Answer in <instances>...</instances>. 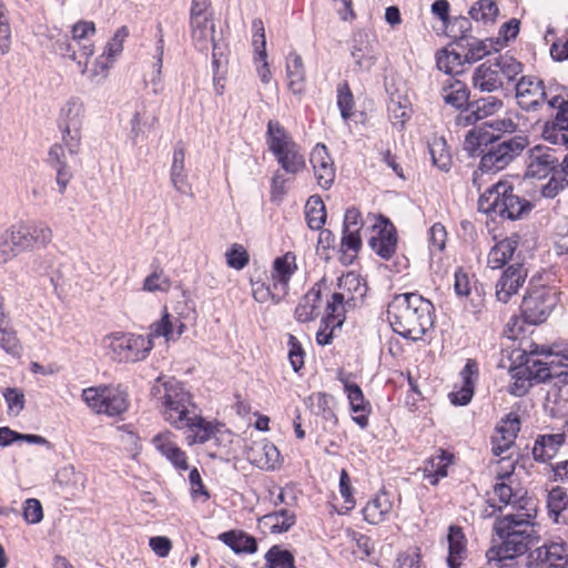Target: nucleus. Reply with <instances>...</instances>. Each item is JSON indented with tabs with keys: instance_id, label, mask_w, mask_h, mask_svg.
<instances>
[{
	"instance_id": "nucleus-1",
	"label": "nucleus",
	"mask_w": 568,
	"mask_h": 568,
	"mask_svg": "<svg viewBox=\"0 0 568 568\" xmlns=\"http://www.w3.org/2000/svg\"><path fill=\"white\" fill-rule=\"evenodd\" d=\"M435 307L418 293L396 294L388 303L386 317L392 329L405 339L417 342L434 325Z\"/></svg>"
},
{
	"instance_id": "nucleus-2",
	"label": "nucleus",
	"mask_w": 568,
	"mask_h": 568,
	"mask_svg": "<svg viewBox=\"0 0 568 568\" xmlns=\"http://www.w3.org/2000/svg\"><path fill=\"white\" fill-rule=\"evenodd\" d=\"M513 517H497L494 523V531L500 539V545L490 547L486 557L491 565L498 568H523L525 556L532 550L539 541V536L528 535L525 530L513 531Z\"/></svg>"
},
{
	"instance_id": "nucleus-3",
	"label": "nucleus",
	"mask_w": 568,
	"mask_h": 568,
	"mask_svg": "<svg viewBox=\"0 0 568 568\" xmlns=\"http://www.w3.org/2000/svg\"><path fill=\"white\" fill-rule=\"evenodd\" d=\"M150 395L162 407V414L176 429H184L189 425V416L193 413L190 407H195L191 393L185 385L173 376L160 375L155 378Z\"/></svg>"
},
{
	"instance_id": "nucleus-4",
	"label": "nucleus",
	"mask_w": 568,
	"mask_h": 568,
	"mask_svg": "<svg viewBox=\"0 0 568 568\" xmlns=\"http://www.w3.org/2000/svg\"><path fill=\"white\" fill-rule=\"evenodd\" d=\"M477 206L491 219L499 216L509 221L524 219L534 207L530 201L514 193V185L508 181L489 186L480 194Z\"/></svg>"
},
{
	"instance_id": "nucleus-5",
	"label": "nucleus",
	"mask_w": 568,
	"mask_h": 568,
	"mask_svg": "<svg viewBox=\"0 0 568 568\" xmlns=\"http://www.w3.org/2000/svg\"><path fill=\"white\" fill-rule=\"evenodd\" d=\"M51 239L52 231L44 223L29 221L13 224L0 235V263L45 246Z\"/></svg>"
},
{
	"instance_id": "nucleus-6",
	"label": "nucleus",
	"mask_w": 568,
	"mask_h": 568,
	"mask_svg": "<svg viewBox=\"0 0 568 568\" xmlns=\"http://www.w3.org/2000/svg\"><path fill=\"white\" fill-rule=\"evenodd\" d=\"M555 287L539 284L534 276L526 288L520 304V318L528 325H540L547 321L558 303Z\"/></svg>"
},
{
	"instance_id": "nucleus-7",
	"label": "nucleus",
	"mask_w": 568,
	"mask_h": 568,
	"mask_svg": "<svg viewBox=\"0 0 568 568\" xmlns=\"http://www.w3.org/2000/svg\"><path fill=\"white\" fill-rule=\"evenodd\" d=\"M528 144H469L465 150L470 156H480L478 169L495 173L505 169Z\"/></svg>"
},
{
	"instance_id": "nucleus-8",
	"label": "nucleus",
	"mask_w": 568,
	"mask_h": 568,
	"mask_svg": "<svg viewBox=\"0 0 568 568\" xmlns=\"http://www.w3.org/2000/svg\"><path fill=\"white\" fill-rule=\"evenodd\" d=\"M111 348L118 354L120 361L135 363L143 361L153 347L150 337L136 334L113 333Z\"/></svg>"
},
{
	"instance_id": "nucleus-9",
	"label": "nucleus",
	"mask_w": 568,
	"mask_h": 568,
	"mask_svg": "<svg viewBox=\"0 0 568 568\" xmlns=\"http://www.w3.org/2000/svg\"><path fill=\"white\" fill-rule=\"evenodd\" d=\"M568 557V544L564 540H546L528 551L523 568H552Z\"/></svg>"
},
{
	"instance_id": "nucleus-10",
	"label": "nucleus",
	"mask_w": 568,
	"mask_h": 568,
	"mask_svg": "<svg viewBox=\"0 0 568 568\" xmlns=\"http://www.w3.org/2000/svg\"><path fill=\"white\" fill-rule=\"evenodd\" d=\"M78 146L79 144H53L48 152L47 162L57 172L55 181L61 194L65 191L72 178L69 163L75 160V155L79 152Z\"/></svg>"
},
{
	"instance_id": "nucleus-11",
	"label": "nucleus",
	"mask_w": 568,
	"mask_h": 568,
	"mask_svg": "<svg viewBox=\"0 0 568 568\" xmlns=\"http://www.w3.org/2000/svg\"><path fill=\"white\" fill-rule=\"evenodd\" d=\"M515 92L518 105L526 111L536 110L547 99L544 81L532 75H523Z\"/></svg>"
},
{
	"instance_id": "nucleus-12",
	"label": "nucleus",
	"mask_w": 568,
	"mask_h": 568,
	"mask_svg": "<svg viewBox=\"0 0 568 568\" xmlns=\"http://www.w3.org/2000/svg\"><path fill=\"white\" fill-rule=\"evenodd\" d=\"M559 170L560 164L550 148H546L542 144H535V146L529 150L526 176L540 180Z\"/></svg>"
},
{
	"instance_id": "nucleus-13",
	"label": "nucleus",
	"mask_w": 568,
	"mask_h": 568,
	"mask_svg": "<svg viewBox=\"0 0 568 568\" xmlns=\"http://www.w3.org/2000/svg\"><path fill=\"white\" fill-rule=\"evenodd\" d=\"M377 226L378 234L368 240V245L381 258L388 261L397 248V231L390 220L382 214L378 216Z\"/></svg>"
},
{
	"instance_id": "nucleus-14",
	"label": "nucleus",
	"mask_w": 568,
	"mask_h": 568,
	"mask_svg": "<svg viewBox=\"0 0 568 568\" xmlns=\"http://www.w3.org/2000/svg\"><path fill=\"white\" fill-rule=\"evenodd\" d=\"M310 162L313 166L317 184L323 190H328L335 180V165L326 144H315L310 154Z\"/></svg>"
},
{
	"instance_id": "nucleus-15",
	"label": "nucleus",
	"mask_w": 568,
	"mask_h": 568,
	"mask_svg": "<svg viewBox=\"0 0 568 568\" xmlns=\"http://www.w3.org/2000/svg\"><path fill=\"white\" fill-rule=\"evenodd\" d=\"M527 271L521 263L507 266L496 283V298L506 304L524 285Z\"/></svg>"
},
{
	"instance_id": "nucleus-16",
	"label": "nucleus",
	"mask_w": 568,
	"mask_h": 568,
	"mask_svg": "<svg viewBox=\"0 0 568 568\" xmlns=\"http://www.w3.org/2000/svg\"><path fill=\"white\" fill-rule=\"evenodd\" d=\"M351 55L357 71L369 72L377 61L376 41L365 32L354 36Z\"/></svg>"
},
{
	"instance_id": "nucleus-17",
	"label": "nucleus",
	"mask_w": 568,
	"mask_h": 568,
	"mask_svg": "<svg viewBox=\"0 0 568 568\" xmlns=\"http://www.w3.org/2000/svg\"><path fill=\"white\" fill-rule=\"evenodd\" d=\"M84 112L83 104L78 99H71L61 109L60 129L63 142L80 141L81 116Z\"/></svg>"
},
{
	"instance_id": "nucleus-18",
	"label": "nucleus",
	"mask_w": 568,
	"mask_h": 568,
	"mask_svg": "<svg viewBox=\"0 0 568 568\" xmlns=\"http://www.w3.org/2000/svg\"><path fill=\"white\" fill-rule=\"evenodd\" d=\"M297 144H268L278 165L287 174L296 175L305 168L304 154L296 148Z\"/></svg>"
},
{
	"instance_id": "nucleus-19",
	"label": "nucleus",
	"mask_w": 568,
	"mask_h": 568,
	"mask_svg": "<svg viewBox=\"0 0 568 568\" xmlns=\"http://www.w3.org/2000/svg\"><path fill=\"white\" fill-rule=\"evenodd\" d=\"M247 460L262 470H275L280 467V452L270 442L255 443L246 453Z\"/></svg>"
},
{
	"instance_id": "nucleus-20",
	"label": "nucleus",
	"mask_w": 568,
	"mask_h": 568,
	"mask_svg": "<svg viewBox=\"0 0 568 568\" xmlns=\"http://www.w3.org/2000/svg\"><path fill=\"white\" fill-rule=\"evenodd\" d=\"M565 443V433L538 435L531 450L534 460L542 464L549 463Z\"/></svg>"
},
{
	"instance_id": "nucleus-21",
	"label": "nucleus",
	"mask_w": 568,
	"mask_h": 568,
	"mask_svg": "<svg viewBox=\"0 0 568 568\" xmlns=\"http://www.w3.org/2000/svg\"><path fill=\"white\" fill-rule=\"evenodd\" d=\"M156 450L164 456L178 470L189 468L185 453L172 440V433L165 432L155 435L152 439Z\"/></svg>"
},
{
	"instance_id": "nucleus-22",
	"label": "nucleus",
	"mask_w": 568,
	"mask_h": 568,
	"mask_svg": "<svg viewBox=\"0 0 568 568\" xmlns=\"http://www.w3.org/2000/svg\"><path fill=\"white\" fill-rule=\"evenodd\" d=\"M473 85L481 92H494L504 88V81L493 60L478 65L471 77Z\"/></svg>"
},
{
	"instance_id": "nucleus-23",
	"label": "nucleus",
	"mask_w": 568,
	"mask_h": 568,
	"mask_svg": "<svg viewBox=\"0 0 568 568\" xmlns=\"http://www.w3.org/2000/svg\"><path fill=\"white\" fill-rule=\"evenodd\" d=\"M520 236L517 233H513L510 236H507L504 240L497 242L488 253V267L491 270L503 268L514 256V253L518 248Z\"/></svg>"
},
{
	"instance_id": "nucleus-24",
	"label": "nucleus",
	"mask_w": 568,
	"mask_h": 568,
	"mask_svg": "<svg viewBox=\"0 0 568 568\" xmlns=\"http://www.w3.org/2000/svg\"><path fill=\"white\" fill-rule=\"evenodd\" d=\"M324 283L325 278L323 277L302 296L294 312V316L297 322L307 323L314 320L315 311L318 308L322 300V284Z\"/></svg>"
},
{
	"instance_id": "nucleus-25",
	"label": "nucleus",
	"mask_w": 568,
	"mask_h": 568,
	"mask_svg": "<svg viewBox=\"0 0 568 568\" xmlns=\"http://www.w3.org/2000/svg\"><path fill=\"white\" fill-rule=\"evenodd\" d=\"M448 555L446 558L449 568H460L467 557L466 538L463 529L458 526H450L447 535Z\"/></svg>"
},
{
	"instance_id": "nucleus-26",
	"label": "nucleus",
	"mask_w": 568,
	"mask_h": 568,
	"mask_svg": "<svg viewBox=\"0 0 568 568\" xmlns=\"http://www.w3.org/2000/svg\"><path fill=\"white\" fill-rule=\"evenodd\" d=\"M392 508L393 504L389 494L383 489L366 504L363 509V516L367 523L377 525L385 520Z\"/></svg>"
},
{
	"instance_id": "nucleus-27",
	"label": "nucleus",
	"mask_w": 568,
	"mask_h": 568,
	"mask_svg": "<svg viewBox=\"0 0 568 568\" xmlns=\"http://www.w3.org/2000/svg\"><path fill=\"white\" fill-rule=\"evenodd\" d=\"M102 414L114 417L126 412L129 395L120 386L105 385Z\"/></svg>"
},
{
	"instance_id": "nucleus-28",
	"label": "nucleus",
	"mask_w": 568,
	"mask_h": 568,
	"mask_svg": "<svg viewBox=\"0 0 568 568\" xmlns=\"http://www.w3.org/2000/svg\"><path fill=\"white\" fill-rule=\"evenodd\" d=\"M453 455L440 449L439 454L429 457L425 462L423 469L424 479H426L432 486H436L439 479L448 475V466L452 464Z\"/></svg>"
},
{
	"instance_id": "nucleus-29",
	"label": "nucleus",
	"mask_w": 568,
	"mask_h": 568,
	"mask_svg": "<svg viewBox=\"0 0 568 568\" xmlns=\"http://www.w3.org/2000/svg\"><path fill=\"white\" fill-rule=\"evenodd\" d=\"M219 540L235 554H254L257 551L256 538L242 530H229L219 535Z\"/></svg>"
},
{
	"instance_id": "nucleus-30",
	"label": "nucleus",
	"mask_w": 568,
	"mask_h": 568,
	"mask_svg": "<svg viewBox=\"0 0 568 568\" xmlns=\"http://www.w3.org/2000/svg\"><path fill=\"white\" fill-rule=\"evenodd\" d=\"M444 28L446 36L453 39L449 47H457L464 50V43L473 39L471 22L464 16L452 17L450 20L444 24Z\"/></svg>"
},
{
	"instance_id": "nucleus-31",
	"label": "nucleus",
	"mask_w": 568,
	"mask_h": 568,
	"mask_svg": "<svg viewBox=\"0 0 568 568\" xmlns=\"http://www.w3.org/2000/svg\"><path fill=\"white\" fill-rule=\"evenodd\" d=\"M466 50L459 48H443L436 53V65L438 70L444 71L446 74L460 73V69L468 59H465Z\"/></svg>"
},
{
	"instance_id": "nucleus-32",
	"label": "nucleus",
	"mask_w": 568,
	"mask_h": 568,
	"mask_svg": "<svg viewBox=\"0 0 568 568\" xmlns=\"http://www.w3.org/2000/svg\"><path fill=\"white\" fill-rule=\"evenodd\" d=\"M443 99L446 104L464 109L465 114L468 113L469 104L473 101L466 83L459 80H450L449 84L443 88Z\"/></svg>"
},
{
	"instance_id": "nucleus-33",
	"label": "nucleus",
	"mask_w": 568,
	"mask_h": 568,
	"mask_svg": "<svg viewBox=\"0 0 568 568\" xmlns=\"http://www.w3.org/2000/svg\"><path fill=\"white\" fill-rule=\"evenodd\" d=\"M95 26L92 21H78L71 29L72 41L79 48L80 57L88 62L89 58L93 55V44L89 39L90 34H94Z\"/></svg>"
},
{
	"instance_id": "nucleus-34",
	"label": "nucleus",
	"mask_w": 568,
	"mask_h": 568,
	"mask_svg": "<svg viewBox=\"0 0 568 568\" xmlns=\"http://www.w3.org/2000/svg\"><path fill=\"white\" fill-rule=\"evenodd\" d=\"M388 118L394 128L402 130L405 123L410 119L413 109L406 97L392 93L387 104Z\"/></svg>"
},
{
	"instance_id": "nucleus-35",
	"label": "nucleus",
	"mask_w": 568,
	"mask_h": 568,
	"mask_svg": "<svg viewBox=\"0 0 568 568\" xmlns=\"http://www.w3.org/2000/svg\"><path fill=\"white\" fill-rule=\"evenodd\" d=\"M503 106L500 99L496 97L474 99L469 104L468 113L464 115L467 124L487 118Z\"/></svg>"
},
{
	"instance_id": "nucleus-36",
	"label": "nucleus",
	"mask_w": 568,
	"mask_h": 568,
	"mask_svg": "<svg viewBox=\"0 0 568 568\" xmlns=\"http://www.w3.org/2000/svg\"><path fill=\"white\" fill-rule=\"evenodd\" d=\"M260 523L268 527L271 534L287 532L296 524V515L286 508L268 513L260 518Z\"/></svg>"
},
{
	"instance_id": "nucleus-37",
	"label": "nucleus",
	"mask_w": 568,
	"mask_h": 568,
	"mask_svg": "<svg viewBox=\"0 0 568 568\" xmlns=\"http://www.w3.org/2000/svg\"><path fill=\"white\" fill-rule=\"evenodd\" d=\"M288 88L294 94L305 91V69L302 57L295 52L290 53L286 62Z\"/></svg>"
},
{
	"instance_id": "nucleus-38",
	"label": "nucleus",
	"mask_w": 568,
	"mask_h": 568,
	"mask_svg": "<svg viewBox=\"0 0 568 568\" xmlns=\"http://www.w3.org/2000/svg\"><path fill=\"white\" fill-rule=\"evenodd\" d=\"M295 261V255L287 252L283 256H278L274 260L272 277L277 278V283L282 284L283 295L288 292V283L292 275L295 272L296 266H292Z\"/></svg>"
},
{
	"instance_id": "nucleus-39",
	"label": "nucleus",
	"mask_w": 568,
	"mask_h": 568,
	"mask_svg": "<svg viewBox=\"0 0 568 568\" xmlns=\"http://www.w3.org/2000/svg\"><path fill=\"white\" fill-rule=\"evenodd\" d=\"M52 50L54 53L61 57H68L72 61H75L80 68L81 73L87 71V61L83 59V57H80V52L75 49L74 42L69 38L67 33L58 34V37L52 42Z\"/></svg>"
},
{
	"instance_id": "nucleus-40",
	"label": "nucleus",
	"mask_w": 568,
	"mask_h": 568,
	"mask_svg": "<svg viewBox=\"0 0 568 568\" xmlns=\"http://www.w3.org/2000/svg\"><path fill=\"white\" fill-rule=\"evenodd\" d=\"M187 424L189 425H185L184 428L195 430L194 435L192 436V439L189 440V444H204L209 442L216 432L215 426L211 422L205 420L202 416L197 415L196 413H192L189 416ZM187 439H190V436L187 437Z\"/></svg>"
},
{
	"instance_id": "nucleus-41",
	"label": "nucleus",
	"mask_w": 568,
	"mask_h": 568,
	"mask_svg": "<svg viewBox=\"0 0 568 568\" xmlns=\"http://www.w3.org/2000/svg\"><path fill=\"white\" fill-rule=\"evenodd\" d=\"M305 217L310 229L318 231L326 222V209L320 195L308 197L305 205Z\"/></svg>"
},
{
	"instance_id": "nucleus-42",
	"label": "nucleus",
	"mask_w": 568,
	"mask_h": 568,
	"mask_svg": "<svg viewBox=\"0 0 568 568\" xmlns=\"http://www.w3.org/2000/svg\"><path fill=\"white\" fill-rule=\"evenodd\" d=\"M0 348L14 358H19L22 354L21 342L17 331L11 326L10 320L0 323Z\"/></svg>"
},
{
	"instance_id": "nucleus-43",
	"label": "nucleus",
	"mask_w": 568,
	"mask_h": 568,
	"mask_svg": "<svg viewBox=\"0 0 568 568\" xmlns=\"http://www.w3.org/2000/svg\"><path fill=\"white\" fill-rule=\"evenodd\" d=\"M307 400L312 404L316 400V414L322 416L331 428L337 425L338 419L332 407L334 403L332 395L320 392L308 396Z\"/></svg>"
},
{
	"instance_id": "nucleus-44",
	"label": "nucleus",
	"mask_w": 568,
	"mask_h": 568,
	"mask_svg": "<svg viewBox=\"0 0 568 568\" xmlns=\"http://www.w3.org/2000/svg\"><path fill=\"white\" fill-rule=\"evenodd\" d=\"M499 12L494 0H478L468 11L470 19L481 21L484 24L494 23Z\"/></svg>"
},
{
	"instance_id": "nucleus-45",
	"label": "nucleus",
	"mask_w": 568,
	"mask_h": 568,
	"mask_svg": "<svg viewBox=\"0 0 568 568\" xmlns=\"http://www.w3.org/2000/svg\"><path fill=\"white\" fill-rule=\"evenodd\" d=\"M493 61L501 79H506L507 82L515 81L516 77L523 72V63L507 53L499 54Z\"/></svg>"
},
{
	"instance_id": "nucleus-46",
	"label": "nucleus",
	"mask_w": 568,
	"mask_h": 568,
	"mask_svg": "<svg viewBox=\"0 0 568 568\" xmlns=\"http://www.w3.org/2000/svg\"><path fill=\"white\" fill-rule=\"evenodd\" d=\"M362 247V237L359 231L343 230L341 240V262L343 265H349L353 263L355 255H347V251L357 253Z\"/></svg>"
},
{
	"instance_id": "nucleus-47",
	"label": "nucleus",
	"mask_w": 568,
	"mask_h": 568,
	"mask_svg": "<svg viewBox=\"0 0 568 568\" xmlns=\"http://www.w3.org/2000/svg\"><path fill=\"white\" fill-rule=\"evenodd\" d=\"M264 558L267 568H296L294 555L278 545L272 546Z\"/></svg>"
},
{
	"instance_id": "nucleus-48",
	"label": "nucleus",
	"mask_w": 568,
	"mask_h": 568,
	"mask_svg": "<svg viewBox=\"0 0 568 568\" xmlns=\"http://www.w3.org/2000/svg\"><path fill=\"white\" fill-rule=\"evenodd\" d=\"M433 164L443 172H449L453 165L452 144H427Z\"/></svg>"
},
{
	"instance_id": "nucleus-49",
	"label": "nucleus",
	"mask_w": 568,
	"mask_h": 568,
	"mask_svg": "<svg viewBox=\"0 0 568 568\" xmlns=\"http://www.w3.org/2000/svg\"><path fill=\"white\" fill-rule=\"evenodd\" d=\"M185 153L183 149H175L171 166V182L176 191L185 193L187 189L186 175L184 173Z\"/></svg>"
},
{
	"instance_id": "nucleus-50",
	"label": "nucleus",
	"mask_w": 568,
	"mask_h": 568,
	"mask_svg": "<svg viewBox=\"0 0 568 568\" xmlns=\"http://www.w3.org/2000/svg\"><path fill=\"white\" fill-rule=\"evenodd\" d=\"M351 410L353 413H371V404L364 397L363 390L356 383L344 382Z\"/></svg>"
},
{
	"instance_id": "nucleus-51",
	"label": "nucleus",
	"mask_w": 568,
	"mask_h": 568,
	"mask_svg": "<svg viewBox=\"0 0 568 568\" xmlns=\"http://www.w3.org/2000/svg\"><path fill=\"white\" fill-rule=\"evenodd\" d=\"M520 21L516 18L505 22L499 29V37L489 39L490 47L494 51H499L508 41L517 38L519 33Z\"/></svg>"
},
{
	"instance_id": "nucleus-52",
	"label": "nucleus",
	"mask_w": 568,
	"mask_h": 568,
	"mask_svg": "<svg viewBox=\"0 0 568 568\" xmlns=\"http://www.w3.org/2000/svg\"><path fill=\"white\" fill-rule=\"evenodd\" d=\"M496 430L500 434V439L507 443H514L519 430H520V417L516 413L507 414L500 424L496 427Z\"/></svg>"
},
{
	"instance_id": "nucleus-53",
	"label": "nucleus",
	"mask_w": 568,
	"mask_h": 568,
	"mask_svg": "<svg viewBox=\"0 0 568 568\" xmlns=\"http://www.w3.org/2000/svg\"><path fill=\"white\" fill-rule=\"evenodd\" d=\"M555 131H568V104L565 108H559L555 119L545 124L542 138L550 142H557V138L554 135Z\"/></svg>"
},
{
	"instance_id": "nucleus-54",
	"label": "nucleus",
	"mask_w": 568,
	"mask_h": 568,
	"mask_svg": "<svg viewBox=\"0 0 568 568\" xmlns=\"http://www.w3.org/2000/svg\"><path fill=\"white\" fill-rule=\"evenodd\" d=\"M534 383H546L555 382V374L558 369V361H551L549 363L542 362L538 358L531 363Z\"/></svg>"
},
{
	"instance_id": "nucleus-55",
	"label": "nucleus",
	"mask_w": 568,
	"mask_h": 568,
	"mask_svg": "<svg viewBox=\"0 0 568 568\" xmlns=\"http://www.w3.org/2000/svg\"><path fill=\"white\" fill-rule=\"evenodd\" d=\"M494 493L504 505H513L518 509H525L526 507L524 497L517 498V494L514 489L504 481H497L494 485Z\"/></svg>"
},
{
	"instance_id": "nucleus-56",
	"label": "nucleus",
	"mask_w": 568,
	"mask_h": 568,
	"mask_svg": "<svg viewBox=\"0 0 568 568\" xmlns=\"http://www.w3.org/2000/svg\"><path fill=\"white\" fill-rule=\"evenodd\" d=\"M253 298L258 303H265L271 300L274 304H278L285 295L274 293L271 285H266L262 280H251Z\"/></svg>"
},
{
	"instance_id": "nucleus-57",
	"label": "nucleus",
	"mask_w": 568,
	"mask_h": 568,
	"mask_svg": "<svg viewBox=\"0 0 568 568\" xmlns=\"http://www.w3.org/2000/svg\"><path fill=\"white\" fill-rule=\"evenodd\" d=\"M2 395L8 405V414L18 416L24 409L26 397L22 389L17 387H7Z\"/></svg>"
},
{
	"instance_id": "nucleus-58",
	"label": "nucleus",
	"mask_w": 568,
	"mask_h": 568,
	"mask_svg": "<svg viewBox=\"0 0 568 568\" xmlns=\"http://www.w3.org/2000/svg\"><path fill=\"white\" fill-rule=\"evenodd\" d=\"M464 44L466 50V55L464 58L468 59V64L481 60L493 50L490 44L488 45L486 43V40H478L475 37Z\"/></svg>"
},
{
	"instance_id": "nucleus-59",
	"label": "nucleus",
	"mask_w": 568,
	"mask_h": 568,
	"mask_svg": "<svg viewBox=\"0 0 568 568\" xmlns=\"http://www.w3.org/2000/svg\"><path fill=\"white\" fill-rule=\"evenodd\" d=\"M11 49V27L8 10L0 0V54H7Z\"/></svg>"
},
{
	"instance_id": "nucleus-60",
	"label": "nucleus",
	"mask_w": 568,
	"mask_h": 568,
	"mask_svg": "<svg viewBox=\"0 0 568 568\" xmlns=\"http://www.w3.org/2000/svg\"><path fill=\"white\" fill-rule=\"evenodd\" d=\"M105 385L88 387L82 390V400L97 414H102Z\"/></svg>"
},
{
	"instance_id": "nucleus-61",
	"label": "nucleus",
	"mask_w": 568,
	"mask_h": 568,
	"mask_svg": "<svg viewBox=\"0 0 568 568\" xmlns=\"http://www.w3.org/2000/svg\"><path fill=\"white\" fill-rule=\"evenodd\" d=\"M337 287L347 291L348 295L358 294L361 298H363L366 293V286L361 283L359 276L353 272H348L338 277Z\"/></svg>"
},
{
	"instance_id": "nucleus-62",
	"label": "nucleus",
	"mask_w": 568,
	"mask_h": 568,
	"mask_svg": "<svg viewBox=\"0 0 568 568\" xmlns=\"http://www.w3.org/2000/svg\"><path fill=\"white\" fill-rule=\"evenodd\" d=\"M226 263L230 267L241 271L250 262L247 251L241 244H233L225 253Z\"/></svg>"
},
{
	"instance_id": "nucleus-63",
	"label": "nucleus",
	"mask_w": 568,
	"mask_h": 568,
	"mask_svg": "<svg viewBox=\"0 0 568 568\" xmlns=\"http://www.w3.org/2000/svg\"><path fill=\"white\" fill-rule=\"evenodd\" d=\"M568 175H565L559 171L552 173L549 181L541 187L540 193L546 199L556 197L560 191L568 185Z\"/></svg>"
},
{
	"instance_id": "nucleus-64",
	"label": "nucleus",
	"mask_w": 568,
	"mask_h": 568,
	"mask_svg": "<svg viewBox=\"0 0 568 568\" xmlns=\"http://www.w3.org/2000/svg\"><path fill=\"white\" fill-rule=\"evenodd\" d=\"M337 105L344 119L352 116L354 101L353 93L347 82L339 83L337 87Z\"/></svg>"
}]
</instances>
